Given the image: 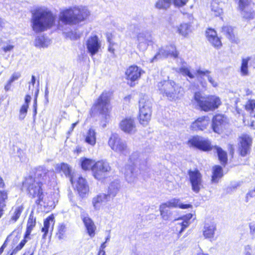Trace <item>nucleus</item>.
<instances>
[{
	"label": "nucleus",
	"instance_id": "1",
	"mask_svg": "<svg viewBox=\"0 0 255 255\" xmlns=\"http://www.w3.org/2000/svg\"><path fill=\"white\" fill-rule=\"evenodd\" d=\"M148 156L143 153L133 152L129 157V163L123 169L125 178L128 183L135 182L140 174L144 178L150 177V164Z\"/></svg>",
	"mask_w": 255,
	"mask_h": 255
},
{
	"label": "nucleus",
	"instance_id": "2",
	"mask_svg": "<svg viewBox=\"0 0 255 255\" xmlns=\"http://www.w3.org/2000/svg\"><path fill=\"white\" fill-rule=\"evenodd\" d=\"M55 173L45 167L39 166L36 169L34 176L29 175L22 182V189L32 198L36 197L42 192V185L48 184L54 179Z\"/></svg>",
	"mask_w": 255,
	"mask_h": 255
},
{
	"label": "nucleus",
	"instance_id": "3",
	"mask_svg": "<svg viewBox=\"0 0 255 255\" xmlns=\"http://www.w3.org/2000/svg\"><path fill=\"white\" fill-rule=\"evenodd\" d=\"M54 21L52 13L46 9L39 8L32 12L31 26L36 33L50 28L54 24Z\"/></svg>",
	"mask_w": 255,
	"mask_h": 255
},
{
	"label": "nucleus",
	"instance_id": "4",
	"mask_svg": "<svg viewBox=\"0 0 255 255\" xmlns=\"http://www.w3.org/2000/svg\"><path fill=\"white\" fill-rule=\"evenodd\" d=\"M90 12L86 7L72 6L60 12V20L69 25L78 24L85 20L89 15Z\"/></svg>",
	"mask_w": 255,
	"mask_h": 255
},
{
	"label": "nucleus",
	"instance_id": "5",
	"mask_svg": "<svg viewBox=\"0 0 255 255\" xmlns=\"http://www.w3.org/2000/svg\"><path fill=\"white\" fill-rule=\"evenodd\" d=\"M156 88L159 93L170 101L179 98L183 94V88L174 81L164 80L157 83Z\"/></svg>",
	"mask_w": 255,
	"mask_h": 255
},
{
	"label": "nucleus",
	"instance_id": "6",
	"mask_svg": "<svg viewBox=\"0 0 255 255\" xmlns=\"http://www.w3.org/2000/svg\"><path fill=\"white\" fill-rule=\"evenodd\" d=\"M194 97L198 105L204 111H213L218 108L221 104L220 98L216 96L205 97L201 93L196 92Z\"/></svg>",
	"mask_w": 255,
	"mask_h": 255
},
{
	"label": "nucleus",
	"instance_id": "7",
	"mask_svg": "<svg viewBox=\"0 0 255 255\" xmlns=\"http://www.w3.org/2000/svg\"><path fill=\"white\" fill-rule=\"evenodd\" d=\"M109 94L103 92L98 98L92 109L99 112L105 120H107L109 118Z\"/></svg>",
	"mask_w": 255,
	"mask_h": 255
},
{
	"label": "nucleus",
	"instance_id": "8",
	"mask_svg": "<svg viewBox=\"0 0 255 255\" xmlns=\"http://www.w3.org/2000/svg\"><path fill=\"white\" fill-rule=\"evenodd\" d=\"M152 103L150 100L144 98L140 99L139 101V122L144 126L150 120L151 115Z\"/></svg>",
	"mask_w": 255,
	"mask_h": 255
},
{
	"label": "nucleus",
	"instance_id": "9",
	"mask_svg": "<svg viewBox=\"0 0 255 255\" xmlns=\"http://www.w3.org/2000/svg\"><path fill=\"white\" fill-rule=\"evenodd\" d=\"M111 170L110 163L106 160H99L93 165L92 172L94 177L101 180L105 176V174Z\"/></svg>",
	"mask_w": 255,
	"mask_h": 255
},
{
	"label": "nucleus",
	"instance_id": "10",
	"mask_svg": "<svg viewBox=\"0 0 255 255\" xmlns=\"http://www.w3.org/2000/svg\"><path fill=\"white\" fill-rule=\"evenodd\" d=\"M108 143L111 148L116 152L123 154H126L128 153L126 142L122 140L117 133L112 134Z\"/></svg>",
	"mask_w": 255,
	"mask_h": 255
},
{
	"label": "nucleus",
	"instance_id": "11",
	"mask_svg": "<svg viewBox=\"0 0 255 255\" xmlns=\"http://www.w3.org/2000/svg\"><path fill=\"white\" fill-rule=\"evenodd\" d=\"M178 54L179 53L176 50L175 46L173 44H170L160 48L154 56L151 59L150 62H153L157 60L166 58L168 56L176 58L178 57Z\"/></svg>",
	"mask_w": 255,
	"mask_h": 255
},
{
	"label": "nucleus",
	"instance_id": "12",
	"mask_svg": "<svg viewBox=\"0 0 255 255\" xmlns=\"http://www.w3.org/2000/svg\"><path fill=\"white\" fill-rule=\"evenodd\" d=\"M253 143L252 137L247 134H243L239 138L238 151L241 156L245 157L251 152Z\"/></svg>",
	"mask_w": 255,
	"mask_h": 255
},
{
	"label": "nucleus",
	"instance_id": "13",
	"mask_svg": "<svg viewBox=\"0 0 255 255\" xmlns=\"http://www.w3.org/2000/svg\"><path fill=\"white\" fill-rule=\"evenodd\" d=\"M188 143L190 146L203 151H209L212 148L209 139L199 136H193L189 139Z\"/></svg>",
	"mask_w": 255,
	"mask_h": 255
},
{
	"label": "nucleus",
	"instance_id": "14",
	"mask_svg": "<svg viewBox=\"0 0 255 255\" xmlns=\"http://www.w3.org/2000/svg\"><path fill=\"white\" fill-rule=\"evenodd\" d=\"M188 175L192 190L196 193H198L202 186V176L201 173L197 169H190L188 171Z\"/></svg>",
	"mask_w": 255,
	"mask_h": 255
},
{
	"label": "nucleus",
	"instance_id": "15",
	"mask_svg": "<svg viewBox=\"0 0 255 255\" xmlns=\"http://www.w3.org/2000/svg\"><path fill=\"white\" fill-rule=\"evenodd\" d=\"M144 71L139 67L135 65L130 66L126 71V79L129 81L128 84L131 86L135 85L134 82L138 80Z\"/></svg>",
	"mask_w": 255,
	"mask_h": 255
},
{
	"label": "nucleus",
	"instance_id": "16",
	"mask_svg": "<svg viewBox=\"0 0 255 255\" xmlns=\"http://www.w3.org/2000/svg\"><path fill=\"white\" fill-rule=\"evenodd\" d=\"M137 48L142 51H145L150 43L152 42V38L148 31H142L136 36Z\"/></svg>",
	"mask_w": 255,
	"mask_h": 255
},
{
	"label": "nucleus",
	"instance_id": "17",
	"mask_svg": "<svg viewBox=\"0 0 255 255\" xmlns=\"http://www.w3.org/2000/svg\"><path fill=\"white\" fill-rule=\"evenodd\" d=\"M36 197V204L43 207L44 212H48L54 208L55 204L51 196L44 195L42 191Z\"/></svg>",
	"mask_w": 255,
	"mask_h": 255
},
{
	"label": "nucleus",
	"instance_id": "18",
	"mask_svg": "<svg viewBox=\"0 0 255 255\" xmlns=\"http://www.w3.org/2000/svg\"><path fill=\"white\" fill-rule=\"evenodd\" d=\"M86 45L88 52L92 56L97 54L101 47V41L97 35L90 36L86 41Z\"/></svg>",
	"mask_w": 255,
	"mask_h": 255
},
{
	"label": "nucleus",
	"instance_id": "19",
	"mask_svg": "<svg viewBox=\"0 0 255 255\" xmlns=\"http://www.w3.org/2000/svg\"><path fill=\"white\" fill-rule=\"evenodd\" d=\"M226 120V118L223 115H217L214 116L211 125L214 132L220 133L225 128L227 123Z\"/></svg>",
	"mask_w": 255,
	"mask_h": 255
},
{
	"label": "nucleus",
	"instance_id": "20",
	"mask_svg": "<svg viewBox=\"0 0 255 255\" xmlns=\"http://www.w3.org/2000/svg\"><path fill=\"white\" fill-rule=\"evenodd\" d=\"M56 170L59 173H63L67 177H68L72 185L75 183L76 180L74 172L72 171V167L68 164L61 163L56 165Z\"/></svg>",
	"mask_w": 255,
	"mask_h": 255
},
{
	"label": "nucleus",
	"instance_id": "21",
	"mask_svg": "<svg viewBox=\"0 0 255 255\" xmlns=\"http://www.w3.org/2000/svg\"><path fill=\"white\" fill-rule=\"evenodd\" d=\"M81 218L87 229V233L91 237L95 236L96 227L93 220L89 217L87 214L81 213Z\"/></svg>",
	"mask_w": 255,
	"mask_h": 255
},
{
	"label": "nucleus",
	"instance_id": "22",
	"mask_svg": "<svg viewBox=\"0 0 255 255\" xmlns=\"http://www.w3.org/2000/svg\"><path fill=\"white\" fill-rule=\"evenodd\" d=\"M122 130L127 133H132L135 131V125L134 120L131 118L123 119L120 123Z\"/></svg>",
	"mask_w": 255,
	"mask_h": 255
},
{
	"label": "nucleus",
	"instance_id": "23",
	"mask_svg": "<svg viewBox=\"0 0 255 255\" xmlns=\"http://www.w3.org/2000/svg\"><path fill=\"white\" fill-rule=\"evenodd\" d=\"M210 119L208 117H202L199 118L191 125V128L193 130H203L206 129L210 124Z\"/></svg>",
	"mask_w": 255,
	"mask_h": 255
},
{
	"label": "nucleus",
	"instance_id": "24",
	"mask_svg": "<svg viewBox=\"0 0 255 255\" xmlns=\"http://www.w3.org/2000/svg\"><path fill=\"white\" fill-rule=\"evenodd\" d=\"M206 36L208 41L215 47L219 48L222 45L220 38L217 36L216 31L212 28L206 31Z\"/></svg>",
	"mask_w": 255,
	"mask_h": 255
},
{
	"label": "nucleus",
	"instance_id": "25",
	"mask_svg": "<svg viewBox=\"0 0 255 255\" xmlns=\"http://www.w3.org/2000/svg\"><path fill=\"white\" fill-rule=\"evenodd\" d=\"M109 196L105 193H100L92 199V205L95 210H99L103 203L110 201Z\"/></svg>",
	"mask_w": 255,
	"mask_h": 255
},
{
	"label": "nucleus",
	"instance_id": "26",
	"mask_svg": "<svg viewBox=\"0 0 255 255\" xmlns=\"http://www.w3.org/2000/svg\"><path fill=\"white\" fill-rule=\"evenodd\" d=\"M222 33L231 42L237 43L238 39L236 37L234 28L229 25H225L222 27Z\"/></svg>",
	"mask_w": 255,
	"mask_h": 255
},
{
	"label": "nucleus",
	"instance_id": "27",
	"mask_svg": "<svg viewBox=\"0 0 255 255\" xmlns=\"http://www.w3.org/2000/svg\"><path fill=\"white\" fill-rule=\"evenodd\" d=\"M216 230V226L214 223H206L203 229V235L205 239H211L214 237Z\"/></svg>",
	"mask_w": 255,
	"mask_h": 255
},
{
	"label": "nucleus",
	"instance_id": "28",
	"mask_svg": "<svg viewBox=\"0 0 255 255\" xmlns=\"http://www.w3.org/2000/svg\"><path fill=\"white\" fill-rule=\"evenodd\" d=\"M164 205L167 208H177L179 207L181 209H188L191 208L192 205L189 204H183L180 203L179 199L173 198L165 203L162 204Z\"/></svg>",
	"mask_w": 255,
	"mask_h": 255
},
{
	"label": "nucleus",
	"instance_id": "29",
	"mask_svg": "<svg viewBox=\"0 0 255 255\" xmlns=\"http://www.w3.org/2000/svg\"><path fill=\"white\" fill-rule=\"evenodd\" d=\"M120 188L121 184L119 180H115L110 183L108 188V194H106L107 195L109 196L110 200L116 196Z\"/></svg>",
	"mask_w": 255,
	"mask_h": 255
},
{
	"label": "nucleus",
	"instance_id": "30",
	"mask_svg": "<svg viewBox=\"0 0 255 255\" xmlns=\"http://www.w3.org/2000/svg\"><path fill=\"white\" fill-rule=\"evenodd\" d=\"M76 188L81 196H83L85 195L89 190V187L87 184V182L82 177H79L78 180L76 181Z\"/></svg>",
	"mask_w": 255,
	"mask_h": 255
},
{
	"label": "nucleus",
	"instance_id": "31",
	"mask_svg": "<svg viewBox=\"0 0 255 255\" xmlns=\"http://www.w3.org/2000/svg\"><path fill=\"white\" fill-rule=\"evenodd\" d=\"M85 141L93 146L96 143V132L93 128H90L85 135Z\"/></svg>",
	"mask_w": 255,
	"mask_h": 255
},
{
	"label": "nucleus",
	"instance_id": "32",
	"mask_svg": "<svg viewBox=\"0 0 255 255\" xmlns=\"http://www.w3.org/2000/svg\"><path fill=\"white\" fill-rule=\"evenodd\" d=\"M54 224V217L53 215L48 216L44 221V226L41 229L42 232L43 233V238H45L49 231L50 226L52 228Z\"/></svg>",
	"mask_w": 255,
	"mask_h": 255
},
{
	"label": "nucleus",
	"instance_id": "33",
	"mask_svg": "<svg viewBox=\"0 0 255 255\" xmlns=\"http://www.w3.org/2000/svg\"><path fill=\"white\" fill-rule=\"evenodd\" d=\"M223 176V170L221 166L216 165L213 168L212 182L218 183L219 179Z\"/></svg>",
	"mask_w": 255,
	"mask_h": 255
},
{
	"label": "nucleus",
	"instance_id": "34",
	"mask_svg": "<svg viewBox=\"0 0 255 255\" xmlns=\"http://www.w3.org/2000/svg\"><path fill=\"white\" fill-rule=\"evenodd\" d=\"M210 73L211 72L208 70H202L199 69L197 70V74L199 78H202L204 76L207 77L210 83H211L213 87H216L218 86V83L213 79L212 76L210 75Z\"/></svg>",
	"mask_w": 255,
	"mask_h": 255
},
{
	"label": "nucleus",
	"instance_id": "35",
	"mask_svg": "<svg viewBox=\"0 0 255 255\" xmlns=\"http://www.w3.org/2000/svg\"><path fill=\"white\" fill-rule=\"evenodd\" d=\"M23 210V207L22 205L13 208L10 212L11 218L9 222L10 223H15L19 219Z\"/></svg>",
	"mask_w": 255,
	"mask_h": 255
},
{
	"label": "nucleus",
	"instance_id": "36",
	"mask_svg": "<svg viewBox=\"0 0 255 255\" xmlns=\"http://www.w3.org/2000/svg\"><path fill=\"white\" fill-rule=\"evenodd\" d=\"M214 149L218 154V158L220 162L223 165L225 166L228 161L227 152L223 150L221 147L217 146L214 147Z\"/></svg>",
	"mask_w": 255,
	"mask_h": 255
},
{
	"label": "nucleus",
	"instance_id": "37",
	"mask_svg": "<svg viewBox=\"0 0 255 255\" xmlns=\"http://www.w3.org/2000/svg\"><path fill=\"white\" fill-rule=\"evenodd\" d=\"M142 27L140 22H138L133 21L131 22L130 24L128 26V29L129 32L137 35L139 33H141L140 30Z\"/></svg>",
	"mask_w": 255,
	"mask_h": 255
},
{
	"label": "nucleus",
	"instance_id": "38",
	"mask_svg": "<svg viewBox=\"0 0 255 255\" xmlns=\"http://www.w3.org/2000/svg\"><path fill=\"white\" fill-rule=\"evenodd\" d=\"M184 63L185 62L184 61L181 67L175 68V71L181 74L183 76H187L190 79H193L194 78V75L191 73L190 68L188 67L183 65Z\"/></svg>",
	"mask_w": 255,
	"mask_h": 255
},
{
	"label": "nucleus",
	"instance_id": "39",
	"mask_svg": "<svg viewBox=\"0 0 255 255\" xmlns=\"http://www.w3.org/2000/svg\"><path fill=\"white\" fill-rule=\"evenodd\" d=\"M171 3V0H157L155 7L158 9L166 10L170 6Z\"/></svg>",
	"mask_w": 255,
	"mask_h": 255
},
{
	"label": "nucleus",
	"instance_id": "40",
	"mask_svg": "<svg viewBox=\"0 0 255 255\" xmlns=\"http://www.w3.org/2000/svg\"><path fill=\"white\" fill-rule=\"evenodd\" d=\"M95 163L94 160L87 158H81V166L83 170H87L91 169L92 170V166Z\"/></svg>",
	"mask_w": 255,
	"mask_h": 255
},
{
	"label": "nucleus",
	"instance_id": "41",
	"mask_svg": "<svg viewBox=\"0 0 255 255\" xmlns=\"http://www.w3.org/2000/svg\"><path fill=\"white\" fill-rule=\"evenodd\" d=\"M36 221L35 219H34L33 217H29L27 224L26 231L25 233V238H28L31 232L35 226Z\"/></svg>",
	"mask_w": 255,
	"mask_h": 255
},
{
	"label": "nucleus",
	"instance_id": "42",
	"mask_svg": "<svg viewBox=\"0 0 255 255\" xmlns=\"http://www.w3.org/2000/svg\"><path fill=\"white\" fill-rule=\"evenodd\" d=\"M190 28L191 25L189 24L182 23L178 27V31L181 35L186 36L191 31Z\"/></svg>",
	"mask_w": 255,
	"mask_h": 255
},
{
	"label": "nucleus",
	"instance_id": "43",
	"mask_svg": "<svg viewBox=\"0 0 255 255\" xmlns=\"http://www.w3.org/2000/svg\"><path fill=\"white\" fill-rule=\"evenodd\" d=\"M250 58L249 57L247 58H243L242 61V65L241 67V72L242 76H247L249 74L248 71V63Z\"/></svg>",
	"mask_w": 255,
	"mask_h": 255
},
{
	"label": "nucleus",
	"instance_id": "44",
	"mask_svg": "<svg viewBox=\"0 0 255 255\" xmlns=\"http://www.w3.org/2000/svg\"><path fill=\"white\" fill-rule=\"evenodd\" d=\"M211 10L216 16H220L223 13V9L220 7L219 3L213 1L211 3Z\"/></svg>",
	"mask_w": 255,
	"mask_h": 255
},
{
	"label": "nucleus",
	"instance_id": "45",
	"mask_svg": "<svg viewBox=\"0 0 255 255\" xmlns=\"http://www.w3.org/2000/svg\"><path fill=\"white\" fill-rule=\"evenodd\" d=\"M159 210L162 219L164 220H168L171 215V212L168 208L166 207L164 205L161 204L160 206Z\"/></svg>",
	"mask_w": 255,
	"mask_h": 255
},
{
	"label": "nucleus",
	"instance_id": "46",
	"mask_svg": "<svg viewBox=\"0 0 255 255\" xmlns=\"http://www.w3.org/2000/svg\"><path fill=\"white\" fill-rule=\"evenodd\" d=\"M193 215L191 214H187L184 218V220L181 223H179L181 228L179 231V234H181L182 232L189 226V221L192 218Z\"/></svg>",
	"mask_w": 255,
	"mask_h": 255
},
{
	"label": "nucleus",
	"instance_id": "47",
	"mask_svg": "<svg viewBox=\"0 0 255 255\" xmlns=\"http://www.w3.org/2000/svg\"><path fill=\"white\" fill-rule=\"evenodd\" d=\"M241 11V14L243 17L248 20L253 19L254 18L255 16V13L254 11L252 9H244Z\"/></svg>",
	"mask_w": 255,
	"mask_h": 255
},
{
	"label": "nucleus",
	"instance_id": "48",
	"mask_svg": "<svg viewBox=\"0 0 255 255\" xmlns=\"http://www.w3.org/2000/svg\"><path fill=\"white\" fill-rule=\"evenodd\" d=\"M66 231V227L64 224H61L58 226L56 236L59 240H62L64 239Z\"/></svg>",
	"mask_w": 255,
	"mask_h": 255
},
{
	"label": "nucleus",
	"instance_id": "49",
	"mask_svg": "<svg viewBox=\"0 0 255 255\" xmlns=\"http://www.w3.org/2000/svg\"><path fill=\"white\" fill-rule=\"evenodd\" d=\"M35 45L38 47H44L46 46L45 37L43 36H38L35 40Z\"/></svg>",
	"mask_w": 255,
	"mask_h": 255
},
{
	"label": "nucleus",
	"instance_id": "50",
	"mask_svg": "<svg viewBox=\"0 0 255 255\" xmlns=\"http://www.w3.org/2000/svg\"><path fill=\"white\" fill-rule=\"evenodd\" d=\"M28 106L27 105H22L19 110V120L20 121H22L24 120V119L25 118L28 109Z\"/></svg>",
	"mask_w": 255,
	"mask_h": 255
},
{
	"label": "nucleus",
	"instance_id": "51",
	"mask_svg": "<svg viewBox=\"0 0 255 255\" xmlns=\"http://www.w3.org/2000/svg\"><path fill=\"white\" fill-rule=\"evenodd\" d=\"M250 3L249 0H240L239 7L240 10L248 9V6Z\"/></svg>",
	"mask_w": 255,
	"mask_h": 255
},
{
	"label": "nucleus",
	"instance_id": "52",
	"mask_svg": "<svg viewBox=\"0 0 255 255\" xmlns=\"http://www.w3.org/2000/svg\"><path fill=\"white\" fill-rule=\"evenodd\" d=\"M107 40L108 42L109 43V45L108 47V51L114 54L115 51V49L113 48V46L114 45L115 43L112 41L111 38H110L109 35H108L107 36Z\"/></svg>",
	"mask_w": 255,
	"mask_h": 255
},
{
	"label": "nucleus",
	"instance_id": "53",
	"mask_svg": "<svg viewBox=\"0 0 255 255\" xmlns=\"http://www.w3.org/2000/svg\"><path fill=\"white\" fill-rule=\"evenodd\" d=\"M68 36L71 39L74 40L78 39L80 38V36L79 33H77V32L73 31L69 32L68 34Z\"/></svg>",
	"mask_w": 255,
	"mask_h": 255
},
{
	"label": "nucleus",
	"instance_id": "54",
	"mask_svg": "<svg viewBox=\"0 0 255 255\" xmlns=\"http://www.w3.org/2000/svg\"><path fill=\"white\" fill-rule=\"evenodd\" d=\"M21 77V74L18 72H14L9 78L13 82L17 80Z\"/></svg>",
	"mask_w": 255,
	"mask_h": 255
},
{
	"label": "nucleus",
	"instance_id": "55",
	"mask_svg": "<svg viewBox=\"0 0 255 255\" xmlns=\"http://www.w3.org/2000/svg\"><path fill=\"white\" fill-rule=\"evenodd\" d=\"M13 82L10 79L7 81L4 87V89L6 92H8L10 90L11 85Z\"/></svg>",
	"mask_w": 255,
	"mask_h": 255
},
{
	"label": "nucleus",
	"instance_id": "56",
	"mask_svg": "<svg viewBox=\"0 0 255 255\" xmlns=\"http://www.w3.org/2000/svg\"><path fill=\"white\" fill-rule=\"evenodd\" d=\"M173 1L175 5L182 6L186 3L187 0H173Z\"/></svg>",
	"mask_w": 255,
	"mask_h": 255
},
{
	"label": "nucleus",
	"instance_id": "57",
	"mask_svg": "<svg viewBox=\"0 0 255 255\" xmlns=\"http://www.w3.org/2000/svg\"><path fill=\"white\" fill-rule=\"evenodd\" d=\"M245 255H252V248L250 245H247L245 247Z\"/></svg>",
	"mask_w": 255,
	"mask_h": 255
},
{
	"label": "nucleus",
	"instance_id": "58",
	"mask_svg": "<svg viewBox=\"0 0 255 255\" xmlns=\"http://www.w3.org/2000/svg\"><path fill=\"white\" fill-rule=\"evenodd\" d=\"M27 238H25L23 239L20 243L16 246L20 250H21L22 248L24 247L26 243L27 242L26 240Z\"/></svg>",
	"mask_w": 255,
	"mask_h": 255
},
{
	"label": "nucleus",
	"instance_id": "59",
	"mask_svg": "<svg viewBox=\"0 0 255 255\" xmlns=\"http://www.w3.org/2000/svg\"><path fill=\"white\" fill-rule=\"evenodd\" d=\"M14 46L12 45H7L6 46H4L2 47V49L5 52H7L8 51H11Z\"/></svg>",
	"mask_w": 255,
	"mask_h": 255
},
{
	"label": "nucleus",
	"instance_id": "60",
	"mask_svg": "<svg viewBox=\"0 0 255 255\" xmlns=\"http://www.w3.org/2000/svg\"><path fill=\"white\" fill-rule=\"evenodd\" d=\"M247 108H249L252 110H255V100H251L249 101V104L247 106Z\"/></svg>",
	"mask_w": 255,
	"mask_h": 255
},
{
	"label": "nucleus",
	"instance_id": "61",
	"mask_svg": "<svg viewBox=\"0 0 255 255\" xmlns=\"http://www.w3.org/2000/svg\"><path fill=\"white\" fill-rule=\"evenodd\" d=\"M31 101V97L30 96L27 95L25 96L24 98V104L23 105H27V106L29 107V104Z\"/></svg>",
	"mask_w": 255,
	"mask_h": 255
},
{
	"label": "nucleus",
	"instance_id": "62",
	"mask_svg": "<svg viewBox=\"0 0 255 255\" xmlns=\"http://www.w3.org/2000/svg\"><path fill=\"white\" fill-rule=\"evenodd\" d=\"M250 233L251 234L254 236L255 234V225L251 224L250 225Z\"/></svg>",
	"mask_w": 255,
	"mask_h": 255
},
{
	"label": "nucleus",
	"instance_id": "63",
	"mask_svg": "<svg viewBox=\"0 0 255 255\" xmlns=\"http://www.w3.org/2000/svg\"><path fill=\"white\" fill-rule=\"evenodd\" d=\"M78 123V122H77L74 123L72 124L71 127H70V129H69V130L68 131V133L70 134L71 132H72V131L73 130L74 128L77 126Z\"/></svg>",
	"mask_w": 255,
	"mask_h": 255
},
{
	"label": "nucleus",
	"instance_id": "64",
	"mask_svg": "<svg viewBox=\"0 0 255 255\" xmlns=\"http://www.w3.org/2000/svg\"><path fill=\"white\" fill-rule=\"evenodd\" d=\"M20 250L16 247L11 252L12 255H15Z\"/></svg>",
	"mask_w": 255,
	"mask_h": 255
}]
</instances>
